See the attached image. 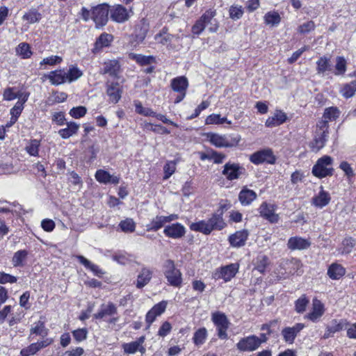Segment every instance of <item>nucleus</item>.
I'll use <instances>...</instances> for the list:
<instances>
[{"label":"nucleus","instance_id":"nucleus-1","mask_svg":"<svg viewBox=\"0 0 356 356\" xmlns=\"http://www.w3.org/2000/svg\"><path fill=\"white\" fill-rule=\"evenodd\" d=\"M216 10L209 9L202 15L192 27L194 34L200 35L207 26L211 33H216L218 29V22L215 19Z\"/></svg>","mask_w":356,"mask_h":356},{"label":"nucleus","instance_id":"nucleus-2","mask_svg":"<svg viewBox=\"0 0 356 356\" xmlns=\"http://www.w3.org/2000/svg\"><path fill=\"white\" fill-rule=\"evenodd\" d=\"M332 164L333 159L330 156L325 155L317 160L312 168V174L320 179L332 176L334 172Z\"/></svg>","mask_w":356,"mask_h":356},{"label":"nucleus","instance_id":"nucleus-3","mask_svg":"<svg viewBox=\"0 0 356 356\" xmlns=\"http://www.w3.org/2000/svg\"><path fill=\"white\" fill-rule=\"evenodd\" d=\"M163 273L169 284L174 287H180L182 284L181 271L175 267L174 261L168 259L163 264Z\"/></svg>","mask_w":356,"mask_h":356},{"label":"nucleus","instance_id":"nucleus-4","mask_svg":"<svg viewBox=\"0 0 356 356\" xmlns=\"http://www.w3.org/2000/svg\"><path fill=\"white\" fill-rule=\"evenodd\" d=\"M118 313V309L115 304L111 302L107 304H102L97 313L94 314L93 317L97 320H104L110 324H115L119 318L115 316Z\"/></svg>","mask_w":356,"mask_h":356},{"label":"nucleus","instance_id":"nucleus-5","mask_svg":"<svg viewBox=\"0 0 356 356\" xmlns=\"http://www.w3.org/2000/svg\"><path fill=\"white\" fill-rule=\"evenodd\" d=\"M207 138L213 145L218 148L235 147L241 140V136L238 135L232 137L215 133H208Z\"/></svg>","mask_w":356,"mask_h":356},{"label":"nucleus","instance_id":"nucleus-6","mask_svg":"<svg viewBox=\"0 0 356 356\" xmlns=\"http://www.w3.org/2000/svg\"><path fill=\"white\" fill-rule=\"evenodd\" d=\"M211 321L216 327L218 337L221 339H227V331L230 323L227 316L221 312H215L211 314Z\"/></svg>","mask_w":356,"mask_h":356},{"label":"nucleus","instance_id":"nucleus-7","mask_svg":"<svg viewBox=\"0 0 356 356\" xmlns=\"http://www.w3.org/2000/svg\"><path fill=\"white\" fill-rule=\"evenodd\" d=\"M108 14H110V6L107 3H101L92 8V19L97 27L106 25L108 19Z\"/></svg>","mask_w":356,"mask_h":356},{"label":"nucleus","instance_id":"nucleus-8","mask_svg":"<svg viewBox=\"0 0 356 356\" xmlns=\"http://www.w3.org/2000/svg\"><path fill=\"white\" fill-rule=\"evenodd\" d=\"M239 265L237 263L230 264L215 270L212 273V278L214 280L222 279L225 282H229L238 271Z\"/></svg>","mask_w":356,"mask_h":356},{"label":"nucleus","instance_id":"nucleus-9","mask_svg":"<svg viewBox=\"0 0 356 356\" xmlns=\"http://www.w3.org/2000/svg\"><path fill=\"white\" fill-rule=\"evenodd\" d=\"M250 161L254 165H260L264 163L273 164L275 163L276 158L271 149L266 148L251 154Z\"/></svg>","mask_w":356,"mask_h":356},{"label":"nucleus","instance_id":"nucleus-10","mask_svg":"<svg viewBox=\"0 0 356 356\" xmlns=\"http://www.w3.org/2000/svg\"><path fill=\"white\" fill-rule=\"evenodd\" d=\"M245 169L239 163L227 162L223 166L222 174L229 181L238 179L241 175H244Z\"/></svg>","mask_w":356,"mask_h":356},{"label":"nucleus","instance_id":"nucleus-11","mask_svg":"<svg viewBox=\"0 0 356 356\" xmlns=\"http://www.w3.org/2000/svg\"><path fill=\"white\" fill-rule=\"evenodd\" d=\"M259 347L258 337L250 335L241 338L236 343V348L241 352H252Z\"/></svg>","mask_w":356,"mask_h":356},{"label":"nucleus","instance_id":"nucleus-12","mask_svg":"<svg viewBox=\"0 0 356 356\" xmlns=\"http://www.w3.org/2000/svg\"><path fill=\"white\" fill-rule=\"evenodd\" d=\"M130 14L129 10L120 4H116L110 8V18L117 23H124L129 20Z\"/></svg>","mask_w":356,"mask_h":356},{"label":"nucleus","instance_id":"nucleus-13","mask_svg":"<svg viewBox=\"0 0 356 356\" xmlns=\"http://www.w3.org/2000/svg\"><path fill=\"white\" fill-rule=\"evenodd\" d=\"M106 95L109 97V102L112 104H117L122 97V88L118 82L106 83Z\"/></svg>","mask_w":356,"mask_h":356},{"label":"nucleus","instance_id":"nucleus-14","mask_svg":"<svg viewBox=\"0 0 356 356\" xmlns=\"http://www.w3.org/2000/svg\"><path fill=\"white\" fill-rule=\"evenodd\" d=\"M163 234L167 237L179 239L186 234V228L181 223L176 222L165 226L163 229Z\"/></svg>","mask_w":356,"mask_h":356},{"label":"nucleus","instance_id":"nucleus-15","mask_svg":"<svg viewBox=\"0 0 356 356\" xmlns=\"http://www.w3.org/2000/svg\"><path fill=\"white\" fill-rule=\"evenodd\" d=\"M305 327L303 323H296L293 327H286L282 330V336L284 341L289 344L294 342L298 334Z\"/></svg>","mask_w":356,"mask_h":356},{"label":"nucleus","instance_id":"nucleus-16","mask_svg":"<svg viewBox=\"0 0 356 356\" xmlns=\"http://www.w3.org/2000/svg\"><path fill=\"white\" fill-rule=\"evenodd\" d=\"M167 307V302L163 300L156 304L146 314L145 321L147 323V327H149L152 323L155 321L157 316H161L165 311Z\"/></svg>","mask_w":356,"mask_h":356},{"label":"nucleus","instance_id":"nucleus-17","mask_svg":"<svg viewBox=\"0 0 356 356\" xmlns=\"http://www.w3.org/2000/svg\"><path fill=\"white\" fill-rule=\"evenodd\" d=\"M282 268L285 270L286 273L289 274L297 273L300 275L302 273L301 268L302 264L301 261L296 258H291L283 261L281 264Z\"/></svg>","mask_w":356,"mask_h":356},{"label":"nucleus","instance_id":"nucleus-18","mask_svg":"<svg viewBox=\"0 0 356 356\" xmlns=\"http://www.w3.org/2000/svg\"><path fill=\"white\" fill-rule=\"evenodd\" d=\"M310 245L311 242L309 239L303 238L300 236L291 237L287 242V247L291 250H306Z\"/></svg>","mask_w":356,"mask_h":356},{"label":"nucleus","instance_id":"nucleus-19","mask_svg":"<svg viewBox=\"0 0 356 356\" xmlns=\"http://www.w3.org/2000/svg\"><path fill=\"white\" fill-rule=\"evenodd\" d=\"M259 212L261 216L270 222H277L278 221V215L275 213L274 206L272 204L263 202L259 208Z\"/></svg>","mask_w":356,"mask_h":356},{"label":"nucleus","instance_id":"nucleus-20","mask_svg":"<svg viewBox=\"0 0 356 356\" xmlns=\"http://www.w3.org/2000/svg\"><path fill=\"white\" fill-rule=\"evenodd\" d=\"M248 236L249 232L247 229L238 231L229 237V243L232 247H242L245 245Z\"/></svg>","mask_w":356,"mask_h":356},{"label":"nucleus","instance_id":"nucleus-21","mask_svg":"<svg viewBox=\"0 0 356 356\" xmlns=\"http://www.w3.org/2000/svg\"><path fill=\"white\" fill-rule=\"evenodd\" d=\"M222 210L218 211L207 220L211 232L213 230H221L225 227L226 223L222 218Z\"/></svg>","mask_w":356,"mask_h":356},{"label":"nucleus","instance_id":"nucleus-22","mask_svg":"<svg viewBox=\"0 0 356 356\" xmlns=\"http://www.w3.org/2000/svg\"><path fill=\"white\" fill-rule=\"evenodd\" d=\"M45 77L54 86H59L67 82L65 78V71L63 69H59L50 72Z\"/></svg>","mask_w":356,"mask_h":356},{"label":"nucleus","instance_id":"nucleus-23","mask_svg":"<svg viewBox=\"0 0 356 356\" xmlns=\"http://www.w3.org/2000/svg\"><path fill=\"white\" fill-rule=\"evenodd\" d=\"M324 306L322 302L317 300H313L312 311L309 312L307 317L313 322L317 321L324 314Z\"/></svg>","mask_w":356,"mask_h":356},{"label":"nucleus","instance_id":"nucleus-24","mask_svg":"<svg viewBox=\"0 0 356 356\" xmlns=\"http://www.w3.org/2000/svg\"><path fill=\"white\" fill-rule=\"evenodd\" d=\"M120 64L117 60H110L104 63L102 74H108L111 76L118 77L120 73Z\"/></svg>","mask_w":356,"mask_h":356},{"label":"nucleus","instance_id":"nucleus-25","mask_svg":"<svg viewBox=\"0 0 356 356\" xmlns=\"http://www.w3.org/2000/svg\"><path fill=\"white\" fill-rule=\"evenodd\" d=\"M257 197V193L247 187H243L238 194V200L243 206L250 205Z\"/></svg>","mask_w":356,"mask_h":356},{"label":"nucleus","instance_id":"nucleus-26","mask_svg":"<svg viewBox=\"0 0 356 356\" xmlns=\"http://www.w3.org/2000/svg\"><path fill=\"white\" fill-rule=\"evenodd\" d=\"M321 191L317 195L312 198V204L318 208H323L327 206L331 200L330 194L323 190V188L321 187Z\"/></svg>","mask_w":356,"mask_h":356},{"label":"nucleus","instance_id":"nucleus-27","mask_svg":"<svg viewBox=\"0 0 356 356\" xmlns=\"http://www.w3.org/2000/svg\"><path fill=\"white\" fill-rule=\"evenodd\" d=\"M170 86L175 92H186L188 81L185 76H178L171 80Z\"/></svg>","mask_w":356,"mask_h":356},{"label":"nucleus","instance_id":"nucleus-28","mask_svg":"<svg viewBox=\"0 0 356 356\" xmlns=\"http://www.w3.org/2000/svg\"><path fill=\"white\" fill-rule=\"evenodd\" d=\"M48 333L49 330L45 327L44 321L39 320L38 321L34 323L30 329V334L29 338L30 339L32 334L40 336L44 338L48 335Z\"/></svg>","mask_w":356,"mask_h":356},{"label":"nucleus","instance_id":"nucleus-29","mask_svg":"<svg viewBox=\"0 0 356 356\" xmlns=\"http://www.w3.org/2000/svg\"><path fill=\"white\" fill-rule=\"evenodd\" d=\"M152 277V271L149 268H143L137 277L136 287L138 289L143 288L150 282Z\"/></svg>","mask_w":356,"mask_h":356},{"label":"nucleus","instance_id":"nucleus-30","mask_svg":"<svg viewBox=\"0 0 356 356\" xmlns=\"http://www.w3.org/2000/svg\"><path fill=\"white\" fill-rule=\"evenodd\" d=\"M76 258L87 269L90 270L95 275L101 277L104 275L103 270L97 265L92 264L82 255H76Z\"/></svg>","mask_w":356,"mask_h":356},{"label":"nucleus","instance_id":"nucleus-31","mask_svg":"<svg viewBox=\"0 0 356 356\" xmlns=\"http://www.w3.org/2000/svg\"><path fill=\"white\" fill-rule=\"evenodd\" d=\"M79 124L74 122H67V127L58 131V134L62 138L66 139L76 134L79 130Z\"/></svg>","mask_w":356,"mask_h":356},{"label":"nucleus","instance_id":"nucleus-32","mask_svg":"<svg viewBox=\"0 0 356 356\" xmlns=\"http://www.w3.org/2000/svg\"><path fill=\"white\" fill-rule=\"evenodd\" d=\"M328 134L316 131V134L312 143V148L313 151L318 152L322 149L327 140Z\"/></svg>","mask_w":356,"mask_h":356},{"label":"nucleus","instance_id":"nucleus-33","mask_svg":"<svg viewBox=\"0 0 356 356\" xmlns=\"http://www.w3.org/2000/svg\"><path fill=\"white\" fill-rule=\"evenodd\" d=\"M174 38H179V37L168 33L166 27H163L160 33L155 35V40L163 45L170 44Z\"/></svg>","mask_w":356,"mask_h":356},{"label":"nucleus","instance_id":"nucleus-34","mask_svg":"<svg viewBox=\"0 0 356 356\" xmlns=\"http://www.w3.org/2000/svg\"><path fill=\"white\" fill-rule=\"evenodd\" d=\"M345 273V268L338 264H332L327 270V275L332 280H339Z\"/></svg>","mask_w":356,"mask_h":356},{"label":"nucleus","instance_id":"nucleus-35","mask_svg":"<svg viewBox=\"0 0 356 356\" xmlns=\"http://www.w3.org/2000/svg\"><path fill=\"white\" fill-rule=\"evenodd\" d=\"M82 76L83 72L76 65H70L67 72H65V78L67 83L75 81Z\"/></svg>","mask_w":356,"mask_h":356},{"label":"nucleus","instance_id":"nucleus-36","mask_svg":"<svg viewBox=\"0 0 356 356\" xmlns=\"http://www.w3.org/2000/svg\"><path fill=\"white\" fill-rule=\"evenodd\" d=\"M165 216H156L146 225L147 231L156 232L165 224Z\"/></svg>","mask_w":356,"mask_h":356},{"label":"nucleus","instance_id":"nucleus-37","mask_svg":"<svg viewBox=\"0 0 356 356\" xmlns=\"http://www.w3.org/2000/svg\"><path fill=\"white\" fill-rule=\"evenodd\" d=\"M129 58L134 60L140 65H147L156 63V58L153 56H145L143 54H131Z\"/></svg>","mask_w":356,"mask_h":356},{"label":"nucleus","instance_id":"nucleus-38","mask_svg":"<svg viewBox=\"0 0 356 356\" xmlns=\"http://www.w3.org/2000/svg\"><path fill=\"white\" fill-rule=\"evenodd\" d=\"M113 35L108 33H102L95 43V50H99L103 47H108L113 40Z\"/></svg>","mask_w":356,"mask_h":356},{"label":"nucleus","instance_id":"nucleus-39","mask_svg":"<svg viewBox=\"0 0 356 356\" xmlns=\"http://www.w3.org/2000/svg\"><path fill=\"white\" fill-rule=\"evenodd\" d=\"M190 229L195 232H201L205 235H209L211 233L210 227L207 221L200 220L197 222H193L190 225Z\"/></svg>","mask_w":356,"mask_h":356},{"label":"nucleus","instance_id":"nucleus-40","mask_svg":"<svg viewBox=\"0 0 356 356\" xmlns=\"http://www.w3.org/2000/svg\"><path fill=\"white\" fill-rule=\"evenodd\" d=\"M316 72L318 74H324L327 71L331 70L330 58L322 56L316 61Z\"/></svg>","mask_w":356,"mask_h":356},{"label":"nucleus","instance_id":"nucleus-41","mask_svg":"<svg viewBox=\"0 0 356 356\" xmlns=\"http://www.w3.org/2000/svg\"><path fill=\"white\" fill-rule=\"evenodd\" d=\"M207 338V330L205 327H201L197 330L193 337V341L197 346L204 344Z\"/></svg>","mask_w":356,"mask_h":356},{"label":"nucleus","instance_id":"nucleus-42","mask_svg":"<svg viewBox=\"0 0 356 356\" xmlns=\"http://www.w3.org/2000/svg\"><path fill=\"white\" fill-rule=\"evenodd\" d=\"M355 92L356 81H353L349 83L343 85V86L341 88L340 90V93L341 94V95L346 99H348L354 96Z\"/></svg>","mask_w":356,"mask_h":356},{"label":"nucleus","instance_id":"nucleus-43","mask_svg":"<svg viewBox=\"0 0 356 356\" xmlns=\"http://www.w3.org/2000/svg\"><path fill=\"white\" fill-rule=\"evenodd\" d=\"M264 21L267 25H270L271 26H277L280 24L281 17L277 12L270 11L268 12L264 15Z\"/></svg>","mask_w":356,"mask_h":356},{"label":"nucleus","instance_id":"nucleus-44","mask_svg":"<svg viewBox=\"0 0 356 356\" xmlns=\"http://www.w3.org/2000/svg\"><path fill=\"white\" fill-rule=\"evenodd\" d=\"M340 115V111L337 107L331 106L326 108L324 111L323 118H325L328 122L336 120Z\"/></svg>","mask_w":356,"mask_h":356},{"label":"nucleus","instance_id":"nucleus-45","mask_svg":"<svg viewBox=\"0 0 356 356\" xmlns=\"http://www.w3.org/2000/svg\"><path fill=\"white\" fill-rule=\"evenodd\" d=\"M41 18V14L35 9L30 10L22 17L23 20L27 21L30 24L38 22Z\"/></svg>","mask_w":356,"mask_h":356},{"label":"nucleus","instance_id":"nucleus-46","mask_svg":"<svg viewBox=\"0 0 356 356\" xmlns=\"http://www.w3.org/2000/svg\"><path fill=\"white\" fill-rule=\"evenodd\" d=\"M268 257L266 255H259L256 259L254 270H257L260 273H264L268 265Z\"/></svg>","mask_w":356,"mask_h":356},{"label":"nucleus","instance_id":"nucleus-47","mask_svg":"<svg viewBox=\"0 0 356 356\" xmlns=\"http://www.w3.org/2000/svg\"><path fill=\"white\" fill-rule=\"evenodd\" d=\"M28 256V252L25 250L17 251L12 259L13 265L15 267L22 266L23 261L26 259Z\"/></svg>","mask_w":356,"mask_h":356},{"label":"nucleus","instance_id":"nucleus-48","mask_svg":"<svg viewBox=\"0 0 356 356\" xmlns=\"http://www.w3.org/2000/svg\"><path fill=\"white\" fill-rule=\"evenodd\" d=\"M16 52L22 58H29L32 55L31 47L28 43L22 42L16 48Z\"/></svg>","mask_w":356,"mask_h":356},{"label":"nucleus","instance_id":"nucleus-49","mask_svg":"<svg viewBox=\"0 0 356 356\" xmlns=\"http://www.w3.org/2000/svg\"><path fill=\"white\" fill-rule=\"evenodd\" d=\"M225 122L231 124V121L227 120L226 118H221L219 114H211L209 115L205 120L206 124H222Z\"/></svg>","mask_w":356,"mask_h":356},{"label":"nucleus","instance_id":"nucleus-50","mask_svg":"<svg viewBox=\"0 0 356 356\" xmlns=\"http://www.w3.org/2000/svg\"><path fill=\"white\" fill-rule=\"evenodd\" d=\"M347 62L344 57L337 56L336 58L335 75H343L346 71Z\"/></svg>","mask_w":356,"mask_h":356},{"label":"nucleus","instance_id":"nucleus-51","mask_svg":"<svg viewBox=\"0 0 356 356\" xmlns=\"http://www.w3.org/2000/svg\"><path fill=\"white\" fill-rule=\"evenodd\" d=\"M119 226L121 230L124 232L131 233L134 232L136 229V224L131 218H127L122 220L120 222Z\"/></svg>","mask_w":356,"mask_h":356},{"label":"nucleus","instance_id":"nucleus-52","mask_svg":"<svg viewBox=\"0 0 356 356\" xmlns=\"http://www.w3.org/2000/svg\"><path fill=\"white\" fill-rule=\"evenodd\" d=\"M309 300L306 297L305 295L301 296L296 302H295V310L298 313H303L307 305L309 304Z\"/></svg>","mask_w":356,"mask_h":356},{"label":"nucleus","instance_id":"nucleus-53","mask_svg":"<svg viewBox=\"0 0 356 356\" xmlns=\"http://www.w3.org/2000/svg\"><path fill=\"white\" fill-rule=\"evenodd\" d=\"M134 106L136 108V112L140 115L144 116H153L155 115L154 111L149 108L143 107L141 102L138 100L134 101Z\"/></svg>","mask_w":356,"mask_h":356},{"label":"nucleus","instance_id":"nucleus-54","mask_svg":"<svg viewBox=\"0 0 356 356\" xmlns=\"http://www.w3.org/2000/svg\"><path fill=\"white\" fill-rule=\"evenodd\" d=\"M95 177L98 182L101 184H109V179L111 178V175L108 171L100 169L97 170L95 175Z\"/></svg>","mask_w":356,"mask_h":356},{"label":"nucleus","instance_id":"nucleus-55","mask_svg":"<svg viewBox=\"0 0 356 356\" xmlns=\"http://www.w3.org/2000/svg\"><path fill=\"white\" fill-rule=\"evenodd\" d=\"M24 106L22 105L21 102H17L15 105L10 110V124H14L17 120L18 117L21 114Z\"/></svg>","mask_w":356,"mask_h":356},{"label":"nucleus","instance_id":"nucleus-56","mask_svg":"<svg viewBox=\"0 0 356 356\" xmlns=\"http://www.w3.org/2000/svg\"><path fill=\"white\" fill-rule=\"evenodd\" d=\"M138 339L130 343H123L122 347L125 354H134L138 351Z\"/></svg>","mask_w":356,"mask_h":356},{"label":"nucleus","instance_id":"nucleus-57","mask_svg":"<svg viewBox=\"0 0 356 356\" xmlns=\"http://www.w3.org/2000/svg\"><path fill=\"white\" fill-rule=\"evenodd\" d=\"M39 147V140L36 139L31 140L29 144L26 147V150L31 156H36L38 155Z\"/></svg>","mask_w":356,"mask_h":356},{"label":"nucleus","instance_id":"nucleus-58","mask_svg":"<svg viewBox=\"0 0 356 356\" xmlns=\"http://www.w3.org/2000/svg\"><path fill=\"white\" fill-rule=\"evenodd\" d=\"M229 17L234 20L239 19L243 14V10L241 6H232L229 10Z\"/></svg>","mask_w":356,"mask_h":356},{"label":"nucleus","instance_id":"nucleus-59","mask_svg":"<svg viewBox=\"0 0 356 356\" xmlns=\"http://www.w3.org/2000/svg\"><path fill=\"white\" fill-rule=\"evenodd\" d=\"M87 112V109L85 106H80L77 107H74L70 111V115L76 119L81 118L83 117Z\"/></svg>","mask_w":356,"mask_h":356},{"label":"nucleus","instance_id":"nucleus-60","mask_svg":"<svg viewBox=\"0 0 356 356\" xmlns=\"http://www.w3.org/2000/svg\"><path fill=\"white\" fill-rule=\"evenodd\" d=\"M39 351L35 343L30 344L20 351L21 356H30L36 354Z\"/></svg>","mask_w":356,"mask_h":356},{"label":"nucleus","instance_id":"nucleus-61","mask_svg":"<svg viewBox=\"0 0 356 356\" xmlns=\"http://www.w3.org/2000/svg\"><path fill=\"white\" fill-rule=\"evenodd\" d=\"M62 60H63V59L60 56H51L43 58V60L40 63V65H54L60 63L62 62Z\"/></svg>","mask_w":356,"mask_h":356},{"label":"nucleus","instance_id":"nucleus-62","mask_svg":"<svg viewBox=\"0 0 356 356\" xmlns=\"http://www.w3.org/2000/svg\"><path fill=\"white\" fill-rule=\"evenodd\" d=\"M315 29V24L313 21H308L300 25L298 31L300 33L305 34Z\"/></svg>","mask_w":356,"mask_h":356},{"label":"nucleus","instance_id":"nucleus-63","mask_svg":"<svg viewBox=\"0 0 356 356\" xmlns=\"http://www.w3.org/2000/svg\"><path fill=\"white\" fill-rule=\"evenodd\" d=\"M88 330L86 328L77 329L72 331V335L74 339L78 341H82L87 338Z\"/></svg>","mask_w":356,"mask_h":356},{"label":"nucleus","instance_id":"nucleus-64","mask_svg":"<svg viewBox=\"0 0 356 356\" xmlns=\"http://www.w3.org/2000/svg\"><path fill=\"white\" fill-rule=\"evenodd\" d=\"M346 325V323L343 321H337L334 320L332 322V325L328 327V330L330 332L334 333L345 328Z\"/></svg>","mask_w":356,"mask_h":356}]
</instances>
